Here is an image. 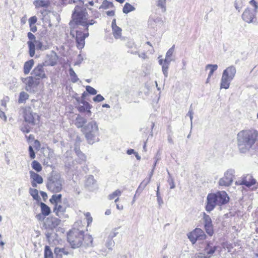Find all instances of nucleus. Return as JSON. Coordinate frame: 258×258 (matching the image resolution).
<instances>
[{"label": "nucleus", "mask_w": 258, "mask_h": 258, "mask_svg": "<svg viewBox=\"0 0 258 258\" xmlns=\"http://www.w3.org/2000/svg\"><path fill=\"white\" fill-rule=\"evenodd\" d=\"M258 132L255 130H242L237 136V146L240 153L248 152L256 142Z\"/></svg>", "instance_id": "f257e3e1"}, {"label": "nucleus", "mask_w": 258, "mask_h": 258, "mask_svg": "<svg viewBox=\"0 0 258 258\" xmlns=\"http://www.w3.org/2000/svg\"><path fill=\"white\" fill-rule=\"evenodd\" d=\"M229 197L225 191H219L208 194L206 198L205 209L210 213L217 206H222L227 204Z\"/></svg>", "instance_id": "f03ea898"}, {"label": "nucleus", "mask_w": 258, "mask_h": 258, "mask_svg": "<svg viewBox=\"0 0 258 258\" xmlns=\"http://www.w3.org/2000/svg\"><path fill=\"white\" fill-rule=\"evenodd\" d=\"M81 132L84 135L87 143L92 145L95 142H99V131L98 125L95 120H92L86 124Z\"/></svg>", "instance_id": "7ed1b4c3"}, {"label": "nucleus", "mask_w": 258, "mask_h": 258, "mask_svg": "<svg viewBox=\"0 0 258 258\" xmlns=\"http://www.w3.org/2000/svg\"><path fill=\"white\" fill-rule=\"evenodd\" d=\"M87 17H88V14L86 8L77 5L75 7L72 15L73 22H71L70 24L71 25L73 23H74L76 26H74L75 28H77L78 26L83 27Z\"/></svg>", "instance_id": "20e7f679"}, {"label": "nucleus", "mask_w": 258, "mask_h": 258, "mask_svg": "<svg viewBox=\"0 0 258 258\" xmlns=\"http://www.w3.org/2000/svg\"><path fill=\"white\" fill-rule=\"evenodd\" d=\"M60 222L59 219L53 217L47 218L44 222V226L46 229L45 236L49 242L53 241L55 238L57 234L53 231V229L59 224Z\"/></svg>", "instance_id": "39448f33"}, {"label": "nucleus", "mask_w": 258, "mask_h": 258, "mask_svg": "<svg viewBox=\"0 0 258 258\" xmlns=\"http://www.w3.org/2000/svg\"><path fill=\"white\" fill-rule=\"evenodd\" d=\"M84 238V231L78 229H73L67 234V240L73 248L81 246Z\"/></svg>", "instance_id": "423d86ee"}, {"label": "nucleus", "mask_w": 258, "mask_h": 258, "mask_svg": "<svg viewBox=\"0 0 258 258\" xmlns=\"http://www.w3.org/2000/svg\"><path fill=\"white\" fill-rule=\"evenodd\" d=\"M236 73L235 66L232 65L225 69L222 73L220 82V89H227L229 88L231 82L234 78Z\"/></svg>", "instance_id": "0eeeda50"}, {"label": "nucleus", "mask_w": 258, "mask_h": 258, "mask_svg": "<svg viewBox=\"0 0 258 258\" xmlns=\"http://www.w3.org/2000/svg\"><path fill=\"white\" fill-rule=\"evenodd\" d=\"M47 188L52 192H58L62 189V180L60 175L52 172L48 177L46 183Z\"/></svg>", "instance_id": "6e6552de"}, {"label": "nucleus", "mask_w": 258, "mask_h": 258, "mask_svg": "<svg viewBox=\"0 0 258 258\" xmlns=\"http://www.w3.org/2000/svg\"><path fill=\"white\" fill-rule=\"evenodd\" d=\"M188 238L192 244H195L198 240H202L206 238L207 235L204 231L199 228H196L187 234Z\"/></svg>", "instance_id": "1a4fd4ad"}, {"label": "nucleus", "mask_w": 258, "mask_h": 258, "mask_svg": "<svg viewBox=\"0 0 258 258\" xmlns=\"http://www.w3.org/2000/svg\"><path fill=\"white\" fill-rule=\"evenodd\" d=\"M235 171L233 169H228L225 172L224 177L219 180V184L220 186H229L233 182V177Z\"/></svg>", "instance_id": "9d476101"}, {"label": "nucleus", "mask_w": 258, "mask_h": 258, "mask_svg": "<svg viewBox=\"0 0 258 258\" xmlns=\"http://www.w3.org/2000/svg\"><path fill=\"white\" fill-rule=\"evenodd\" d=\"M21 81L26 85L25 90L30 92H31L32 88L36 87L40 83L38 79L33 76L22 78Z\"/></svg>", "instance_id": "9b49d317"}, {"label": "nucleus", "mask_w": 258, "mask_h": 258, "mask_svg": "<svg viewBox=\"0 0 258 258\" xmlns=\"http://www.w3.org/2000/svg\"><path fill=\"white\" fill-rule=\"evenodd\" d=\"M76 33L77 47L79 49H81L84 47L85 40L86 38L88 37L89 32L84 31V33H83L81 30H77Z\"/></svg>", "instance_id": "f8f14e48"}, {"label": "nucleus", "mask_w": 258, "mask_h": 258, "mask_svg": "<svg viewBox=\"0 0 258 258\" xmlns=\"http://www.w3.org/2000/svg\"><path fill=\"white\" fill-rule=\"evenodd\" d=\"M23 114L25 122L31 125L35 124V118L36 117H38V116L36 113H33L30 107L23 109Z\"/></svg>", "instance_id": "ddd939ff"}, {"label": "nucleus", "mask_w": 258, "mask_h": 258, "mask_svg": "<svg viewBox=\"0 0 258 258\" xmlns=\"http://www.w3.org/2000/svg\"><path fill=\"white\" fill-rule=\"evenodd\" d=\"M43 63H38L31 72V74L34 75V77L38 79L40 81V79L47 78V76L45 73Z\"/></svg>", "instance_id": "4468645a"}, {"label": "nucleus", "mask_w": 258, "mask_h": 258, "mask_svg": "<svg viewBox=\"0 0 258 258\" xmlns=\"http://www.w3.org/2000/svg\"><path fill=\"white\" fill-rule=\"evenodd\" d=\"M257 12L249 8H246L242 15V18L245 22L250 23L253 22Z\"/></svg>", "instance_id": "2eb2a0df"}, {"label": "nucleus", "mask_w": 258, "mask_h": 258, "mask_svg": "<svg viewBox=\"0 0 258 258\" xmlns=\"http://www.w3.org/2000/svg\"><path fill=\"white\" fill-rule=\"evenodd\" d=\"M30 179L31 185L33 187H37V184H41L43 182V178L41 176L33 171H30Z\"/></svg>", "instance_id": "dca6fc26"}, {"label": "nucleus", "mask_w": 258, "mask_h": 258, "mask_svg": "<svg viewBox=\"0 0 258 258\" xmlns=\"http://www.w3.org/2000/svg\"><path fill=\"white\" fill-rule=\"evenodd\" d=\"M82 105H79L77 107L78 111L80 113L86 112L87 115L90 116L91 114V111L90 109L92 107V106L87 101H83L82 102Z\"/></svg>", "instance_id": "f3484780"}, {"label": "nucleus", "mask_w": 258, "mask_h": 258, "mask_svg": "<svg viewBox=\"0 0 258 258\" xmlns=\"http://www.w3.org/2000/svg\"><path fill=\"white\" fill-rule=\"evenodd\" d=\"M255 182V179L253 178L251 175L247 174L245 177L242 178L240 184L244 185L247 187H249L252 185H254Z\"/></svg>", "instance_id": "a211bd4d"}, {"label": "nucleus", "mask_w": 258, "mask_h": 258, "mask_svg": "<svg viewBox=\"0 0 258 258\" xmlns=\"http://www.w3.org/2000/svg\"><path fill=\"white\" fill-rule=\"evenodd\" d=\"M74 151L78 156L77 161L80 163L82 164L86 161V156L80 150L78 147H74Z\"/></svg>", "instance_id": "6ab92c4d"}, {"label": "nucleus", "mask_w": 258, "mask_h": 258, "mask_svg": "<svg viewBox=\"0 0 258 258\" xmlns=\"http://www.w3.org/2000/svg\"><path fill=\"white\" fill-rule=\"evenodd\" d=\"M87 122V119L82 117L81 115L78 114L75 121V124L78 128H83V127L86 125Z\"/></svg>", "instance_id": "aec40b11"}, {"label": "nucleus", "mask_w": 258, "mask_h": 258, "mask_svg": "<svg viewBox=\"0 0 258 258\" xmlns=\"http://www.w3.org/2000/svg\"><path fill=\"white\" fill-rule=\"evenodd\" d=\"M69 253V252L66 251L64 248L56 247L54 250L55 258H62L63 255H68Z\"/></svg>", "instance_id": "412c9836"}, {"label": "nucleus", "mask_w": 258, "mask_h": 258, "mask_svg": "<svg viewBox=\"0 0 258 258\" xmlns=\"http://www.w3.org/2000/svg\"><path fill=\"white\" fill-rule=\"evenodd\" d=\"M95 183V180L93 175H89L85 181V186L88 188V190H92L94 185Z\"/></svg>", "instance_id": "4be33fe9"}, {"label": "nucleus", "mask_w": 258, "mask_h": 258, "mask_svg": "<svg viewBox=\"0 0 258 258\" xmlns=\"http://www.w3.org/2000/svg\"><path fill=\"white\" fill-rule=\"evenodd\" d=\"M34 64L33 59H30L25 62L24 65V73L25 75L28 74Z\"/></svg>", "instance_id": "5701e85b"}, {"label": "nucleus", "mask_w": 258, "mask_h": 258, "mask_svg": "<svg viewBox=\"0 0 258 258\" xmlns=\"http://www.w3.org/2000/svg\"><path fill=\"white\" fill-rule=\"evenodd\" d=\"M34 5L37 8L42 7L46 8L49 6L50 3L48 1L36 0L34 2Z\"/></svg>", "instance_id": "b1692460"}, {"label": "nucleus", "mask_w": 258, "mask_h": 258, "mask_svg": "<svg viewBox=\"0 0 258 258\" xmlns=\"http://www.w3.org/2000/svg\"><path fill=\"white\" fill-rule=\"evenodd\" d=\"M40 206L41 208V211L42 215L45 216H48L51 213L50 208L44 203L41 202L40 204Z\"/></svg>", "instance_id": "393cba45"}, {"label": "nucleus", "mask_w": 258, "mask_h": 258, "mask_svg": "<svg viewBox=\"0 0 258 258\" xmlns=\"http://www.w3.org/2000/svg\"><path fill=\"white\" fill-rule=\"evenodd\" d=\"M135 10L136 8L133 6L128 3H126L123 7L122 12L124 14H127Z\"/></svg>", "instance_id": "a878e982"}, {"label": "nucleus", "mask_w": 258, "mask_h": 258, "mask_svg": "<svg viewBox=\"0 0 258 258\" xmlns=\"http://www.w3.org/2000/svg\"><path fill=\"white\" fill-rule=\"evenodd\" d=\"M27 44L29 47V53L31 57H33L35 53V45L34 42L32 41H28Z\"/></svg>", "instance_id": "bb28decb"}, {"label": "nucleus", "mask_w": 258, "mask_h": 258, "mask_svg": "<svg viewBox=\"0 0 258 258\" xmlns=\"http://www.w3.org/2000/svg\"><path fill=\"white\" fill-rule=\"evenodd\" d=\"M66 211V208L62 206L61 205H58V204H56L53 209V212H54L56 215L58 216H60V214H63Z\"/></svg>", "instance_id": "cd10ccee"}, {"label": "nucleus", "mask_w": 258, "mask_h": 258, "mask_svg": "<svg viewBox=\"0 0 258 258\" xmlns=\"http://www.w3.org/2000/svg\"><path fill=\"white\" fill-rule=\"evenodd\" d=\"M83 240L87 246H92L93 239L91 235L84 234Z\"/></svg>", "instance_id": "c85d7f7f"}, {"label": "nucleus", "mask_w": 258, "mask_h": 258, "mask_svg": "<svg viewBox=\"0 0 258 258\" xmlns=\"http://www.w3.org/2000/svg\"><path fill=\"white\" fill-rule=\"evenodd\" d=\"M29 194L33 197V199L37 201H39L40 200V198L38 195V190L36 188H29Z\"/></svg>", "instance_id": "c756f323"}, {"label": "nucleus", "mask_w": 258, "mask_h": 258, "mask_svg": "<svg viewBox=\"0 0 258 258\" xmlns=\"http://www.w3.org/2000/svg\"><path fill=\"white\" fill-rule=\"evenodd\" d=\"M62 196L61 194L53 195L50 199L49 201L52 204H57L58 203L61 202Z\"/></svg>", "instance_id": "7c9ffc66"}, {"label": "nucleus", "mask_w": 258, "mask_h": 258, "mask_svg": "<svg viewBox=\"0 0 258 258\" xmlns=\"http://www.w3.org/2000/svg\"><path fill=\"white\" fill-rule=\"evenodd\" d=\"M29 95L27 93L22 91L21 92L19 96L18 102L19 103H25L26 100L28 99Z\"/></svg>", "instance_id": "2f4dec72"}, {"label": "nucleus", "mask_w": 258, "mask_h": 258, "mask_svg": "<svg viewBox=\"0 0 258 258\" xmlns=\"http://www.w3.org/2000/svg\"><path fill=\"white\" fill-rule=\"evenodd\" d=\"M44 258H53V253L51 250L50 247L46 245L44 247Z\"/></svg>", "instance_id": "473e14b6"}, {"label": "nucleus", "mask_w": 258, "mask_h": 258, "mask_svg": "<svg viewBox=\"0 0 258 258\" xmlns=\"http://www.w3.org/2000/svg\"><path fill=\"white\" fill-rule=\"evenodd\" d=\"M112 29V33L114 37L117 39L121 37L122 29L119 27L113 28Z\"/></svg>", "instance_id": "72a5a7b5"}, {"label": "nucleus", "mask_w": 258, "mask_h": 258, "mask_svg": "<svg viewBox=\"0 0 258 258\" xmlns=\"http://www.w3.org/2000/svg\"><path fill=\"white\" fill-rule=\"evenodd\" d=\"M216 247L215 246H212L211 243L208 242L205 248V250L208 254H213L216 251Z\"/></svg>", "instance_id": "f704fd0d"}, {"label": "nucleus", "mask_w": 258, "mask_h": 258, "mask_svg": "<svg viewBox=\"0 0 258 258\" xmlns=\"http://www.w3.org/2000/svg\"><path fill=\"white\" fill-rule=\"evenodd\" d=\"M209 68L210 69V71L208 75V80L211 78L214 72L217 70L218 66L217 64H208L206 66V69H208Z\"/></svg>", "instance_id": "c9c22d12"}, {"label": "nucleus", "mask_w": 258, "mask_h": 258, "mask_svg": "<svg viewBox=\"0 0 258 258\" xmlns=\"http://www.w3.org/2000/svg\"><path fill=\"white\" fill-rule=\"evenodd\" d=\"M69 72L72 82L74 83L77 82L79 79L78 78L77 75L74 71L73 69L72 68H70L69 70Z\"/></svg>", "instance_id": "e433bc0d"}, {"label": "nucleus", "mask_w": 258, "mask_h": 258, "mask_svg": "<svg viewBox=\"0 0 258 258\" xmlns=\"http://www.w3.org/2000/svg\"><path fill=\"white\" fill-rule=\"evenodd\" d=\"M96 23V21L94 20L93 19L89 20L88 17L87 18V20L86 21L83 27L84 28L85 32H88L89 30V26L90 25H93Z\"/></svg>", "instance_id": "4c0bfd02"}, {"label": "nucleus", "mask_w": 258, "mask_h": 258, "mask_svg": "<svg viewBox=\"0 0 258 258\" xmlns=\"http://www.w3.org/2000/svg\"><path fill=\"white\" fill-rule=\"evenodd\" d=\"M31 166L32 168L37 172H39L42 170V166L37 161H33L31 164Z\"/></svg>", "instance_id": "58836bf2"}, {"label": "nucleus", "mask_w": 258, "mask_h": 258, "mask_svg": "<svg viewBox=\"0 0 258 258\" xmlns=\"http://www.w3.org/2000/svg\"><path fill=\"white\" fill-rule=\"evenodd\" d=\"M204 228L207 234L210 236H212L214 234V226L213 223L205 226Z\"/></svg>", "instance_id": "ea45409f"}, {"label": "nucleus", "mask_w": 258, "mask_h": 258, "mask_svg": "<svg viewBox=\"0 0 258 258\" xmlns=\"http://www.w3.org/2000/svg\"><path fill=\"white\" fill-rule=\"evenodd\" d=\"M203 219L204 221V226L207 225H210L211 224H212V219L210 216L209 215L205 213V212L203 213Z\"/></svg>", "instance_id": "a19ab883"}, {"label": "nucleus", "mask_w": 258, "mask_h": 258, "mask_svg": "<svg viewBox=\"0 0 258 258\" xmlns=\"http://www.w3.org/2000/svg\"><path fill=\"white\" fill-rule=\"evenodd\" d=\"M34 44L37 49L44 50L48 48L47 46H44L42 44V42L40 41L36 40L34 42Z\"/></svg>", "instance_id": "79ce46f5"}, {"label": "nucleus", "mask_w": 258, "mask_h": 258, "mask_svg": "<svg viewBox=\"0 0 258 258\" xmlns=\"http://www.w3.org/2000/svg\"><path fill=\"white\" fill-rule=\"evenodd\" d=\"M150 178L145 179L144 180H143L140 184L136 192H137L139 190H142L143 189H144V188L147 186V185L150 182Z\"/></svg>", "instance_id": "37998d69"}, {"label": "nucleus", "mask_w": 258, "mask_h": 258, "mask_svg": "<svg viewBox=\"0 0 258 258\" xmlns=\"http://www.w3.org/2000/svg\"><path fill=\"white\" fill-rule=\"evenodd\" d=\"M113 7V3L111 2H109L107 1L106 0L104 1L101 6L100 7V8L107 9L109 8H112Z\"/></svg>", "instance_id": "c03bdc74"}, {"label": "nucleus", "mask_w": 258, "mask_h": 258, "mask_svg": "<svg viewBox=\"0 0 258 258\" xmlns=\"http://www.w3.org/2000/svg\"><path fill=\"white\" fill-rule=\"evenodd\" d=\"M43 66H54L56 64V60L55 59L50 58L48 61H45L43 62Z\"/></svg>", "instance_id": "a18cd8bd"}, {"label": "nucleus", "mask_w": 258, "mask_h": 258, "mask_svg": "<svg viewBox=\"0 0 258 258\" xmlns=\"http://www.w3.org/2000/svg\"><path fill=\"white\" fill-rule=\"evenodd\" d=\"M86 90L88 94L92 95H96L97 93V90L90 86H86Z\"/></svg>", "instance_id": "49530a36"}, {"label": "nucleus", "mask_w": 258, "mask_h": 258, "mask_svg": "<svg viewBox=\"0 0 258 258\" xmlns=\"http://www.w3.org/2000/svg\"><path fill=\"white\" fill-rule=\"evenodd\" d=\"M115 245V242L112 239L107 238V241L105 244L106 247L109 250H112L113 247Z\"/></svg>", "instance_id": "de8ad7c7"}, {"label": "nucleus", "mask_w": 258, "mask_h": 258, "mask_svg": "<svg viewBox=\"0 0 258 258\" xmlns=\"http://www.w3.org/2000/svg\"><path fill=\"white\" fill-rule=\"evenodd\" d=\"M166 0H158L157 6L163 9V12L166 11Z\"/></svg>", "instance_id": "09e8293b"}, {"label": "nucleus", "mask_w": 258, "mask_h": 258, "mask_svg": "<svg viewBox=\"0 0 258 258\" xmlns=\"http://www.w3.org/2000/svg\"><path fill=\"white\" fill-rule=\"evenodd\" d=\"M121 191L119 189H117L115 191H114L112 194H110L108 196V198L109 200H113L116 197L119 196L121 195Z\"/></svg>", "instance_id": "8fccbe9b"}, {"label": "nucleus", "mask_w": 258, "mask_h": 258, "mask_svg": "<svg viewBox=\"0 0 258 258\" xmlns=\"http://www.w3.org/2000/svg\"><path fill=\"white\" fill-rule=\"evenodd\" d=\"M31 127L29 125L24 124L23 126L21 127V131L24 133H29L30 132Z\"/></svg>", "instance_id": "3c124183"}, {"label": "nucleus", "mask_w": 258, "mask_h": 258, "mask_svg": "<svg viewBox=\"0 0 258 258\" xmlns=\"http://www.w3.org/2000/svg\"><path fill=\"white\" fill-rule=\"evenodd\" d=\"M235 9L239 12L242 7V2L236 0L234 4Z\"/></svg>", "instance_id": "603ef678"}, {"label": "nucleus", "mask_w": 258, "mask_h": 258, "mask_svg": "<svg viewBox=\"0 0 258 258\" xmlns=\"http://www.w3.org/2000/svg\"><path fill=\"white\" fill-rule=\"evenodd\" d=\"M174 47L175 45H173L170 48L168 49V50L167 51L166 53V57H170L171 58V56H172V54L174 51Z\"/></svg>", "instance_id": "864d4df0"}, {"label": "nucleus", "mask_w": 258, "mask_h": 258, "mask_svg": "<svg viewBox=\"0 0 258 258\" xmlns=\"http://www.w3.org/2000/svg\"><path fill=\"white\" fill-rule=\"evenodd\" d=\"M104 98L101 94H98L95 97H93V100L96 102H99L103 101L104 100Z\"/></svg>", "instance_id": "5fc2aeb1"}, {"label": "nucleus", "mask_w": 258, "mask_h": 258, "mask_svg": "<svg viewBox=\"0 0 258 258\" xmlns=\"http://www.w3.org/2000/svg\"><path fill=\"white\" fill-rule=\"evenodd\" d=\"M37 20L38 19L36 16L31 17L28 20L29 25H35V23L37 22Z\"/></svg>", "instance_id": "6e6d98bb"}, {"label": "nucleus", "mask_w": 258, "mask_h": 258, "mask_svg": "<svg viewBox=\"0 0 258 258\" xmlns=\"http://www.w3.org/2000/svg\"><path fill=\"white\" fill-rule=\"evenodd\" d=\"M193 114H194V112H193V110H192V105H191L190 106V108H189V110L187 114V115H188L189 116V118H190V122H191V128H192V119H193Z\"/></svg>", "instance_id": "4d7b16f0"}, {"label": "nucleus", "mask_w": 258, "mask_h": 258, "mask_svg": "<svg viewBox=\"0 0 258 258\" xmlns=\"http://www.w3.org/2000/svg\"><path fill=\"white\" fill-rule=\"evenodd\" d=\"M29 156L31 159H34L35 158V153L31 146L29 147Z\"/></svg>", "instance_id": "13d9d810"}, {"label": "nucleus", "mask_w": 258, "mask_h": 258, "mask_svg": "<svg viewBox=\"0 0 258 258\" xmlns=\"http://www.w3.org/2000/svg\"><path fill=\"white\" fill-rule=\"evenodd\" d=\"M169 66L163 64L162 67L163 73L164 74V76L166 78H167L168 77V70L169 69Z\"/></svg>", "instance_id": "bf43d9fd"}, {"label": "nucleus", "mask_w": 258, "mask_h": 258, "mask_svg": "<svg viewBox=\"0 0 258 258\" xmlns=\"http://www.w3.org/2000/svg\"><path fill=\"white\" fill-rule=\"evenodd\" d=\"M118 233V232L116 231V229H114L110 232L107 238L112 239L114 237L116 236Z\"/></svg>", "instance_id": "052dcab7"}, {"label": "nucleus", "mask_w": 258, "mask_h": 258, "mask_svg": "<svg viewBox=\"0 0 258 258\" xmlns=\"http://www.w3.org/2000/svg\"><path fill=\"white\" fill-rule=\"evenodd\" d=\"M168 182L169 183V184H170V188L171 189H173L175 188V184H174V179L173 178L171 177V176H170L168 179Z\"/></svg>", "instance_id": "680f3d73"}, {"label": "nucleus", "mask_w": 258, "mask_h": 258, "mask_svg": "<svg viewBox=\"0 0 258 258\" xmlns=\"http://www.w3.org/2000/svg\"><path fill=\"white\" fill-rule=\"evenodd\" d=\"M86 217L88 225H89L92 222V218L91 216V214L89 212H87L85 214Z\"/></svg>", "instance_id": "e2e57ef3"}, {"label": "nucleus", "mask_w": 258, "mask_h": 258, "mask_svg": "<svg viewBox=\"0 0 258 258\" xmlns=\"http://www.w3.org/2000/svg\"><path fill=\"white\" fill-rule=\"evenodd\" d=\"M27 37L29 40V41L35 42L36 40L35 35L30 32L27 33Z\"/></svg>", "instance_id": "0e129e2a"}, {"label": "nucleus", "mask_w": 258, "mask_h": 258, "mask_svg": "<svg viewBox=\"0 0 258 258\" xmlns=\"http://www.w3.org/2000/svg\"><path fill=\"white\" fill-rule=\"evenodd\" d=\"M249 4L254 7V9L253 10L255 11V12H257L258 9V4L257 2H255L254 0H251L249 2Z\"/></svg>", "instance_id": "69168bd1"}, {"label": "nucleus", "mask_w": 258, "mask_h": 258, "mask_svg": "<svg viewBox=\"0 0 258 258\" xmlns=\"http://www.w3.org/2000/svg\"><path fill=\"white\" fill-rule=\"evenodd\" d=\"M81 142H82V140H81V138L79 136H77L76 139L74 147H78L79 148H80V143Z\"/></svg>", "instance_id": "338daca9"}, {"label": "nucleus", "mask_w": 258, "mask_h": 258, "mask_svg": "<svg viewBox=\"0 0 258 258\" xmlns=\"http://www.w3.org/2000/svg\"><path fill=\"white\" fill-rule=\"evenodd\" d=\"M172 60H173V59L171 58L166 57L165 56V58L164 60V63H163V65H165V66H169V64H170L171 61H172Z\"/></svg>", "instance_id": "774afa93"}]
</instances>
